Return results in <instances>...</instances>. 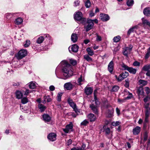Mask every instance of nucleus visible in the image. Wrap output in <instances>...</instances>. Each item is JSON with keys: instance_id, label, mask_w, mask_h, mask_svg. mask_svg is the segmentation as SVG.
I'll return each mask as SVG.
<instances>
[{"instance_id": "1", "label": "nucleus", "mask_w": 150, "mask_h": 150, "mask_svg": "<svg viewBox=\"0 0 150 150\" xmlns=\"http://www.w3.org/2000/svg\"><path fill=\"white\" fill-rule=\"evenodd\" d=\"M61 64L62 65L63 77L59 78L66 80L70 78L73 74L72 66L65 60L62 61Z\"/></svg>"}, {"instance_id": "3", "label": "nucleus", "mask_w": 150, "mask_h": 150, "mask_svg": "<svg viewBox=\"0 0 150 150\" xmlns=\"http://www.w3.org/2000/svg\"><path fill=\"white\" fill-rule=\"evenodd\" d=\"M83 24H84V28L86 29V32L92 29L94 25L93 20L90 19H88L86 23H83Z\"/></svg>"}, {"instance_id": "2", "label": "nucleus", "mask_w": 150, "mask_h": 150, "mask_svg": "<svg viewBox=\"0 0 150 150\" xmlns=\"http://www.w3.org/2000/svg\"><path fill=\"white\" fill-rule=\"evenodd\" d=\"M104 106L106 108H110L106 112V116L108 117H112L114 111V109L111 107L110 105L108 104L107 100L105 101Z\"/></svg>"}, {"instance_id": "18", "label": "nucleus", "mask_w": 150, "mask_h": 150, "mask_svg": "<svg viewBox=\"0 0 150 150\" xmlns=\"http://www.w3.org/2000/svg\"><path fill=\"white\" fill-rule=\"evenodd\" d=\"M144 14L146 16H150V7H147L143 10Z\"/></svg>"}, {"instance_id": "17", "label": "nucleus", "mask_w": 150, "mask_h": 150, "mask_svg": "<svg viewBox=\"0 0 150 150\" xmlns=\"http://www.w3.org/2000/svg\"><path fill=\"white\" fill-rule=\"evenodd\" d=\"M140 127L137 126L133 129L132 132L134 135H137L140 132Z\"/></svg>"}, {"instance_id": "50", "label": "nucleus", "mask_w": 150, "mask_h": 150, "mask_svg": "<svg viewBox=\"0 0 150 150\" xmlns=\"http://www.w3.org/2000/svg\"><path fill=\"white\" fill-rule=\"evenodd\" d=\"M88 123V122L86 120H84L81 123V125L83 126H86Z\"/></svg>"}, {"instance_id": "52", "label": "nucleus", "mask_w": 150, "mask_h": 150, "mask_svg": "<svg viewBox=\"0 0 150 150\" xmlns=\"http://www.w3.org/2000/svg\"><path fill=\"white\" fill-rule=\"evenodd\" d=\"M134 30L133 28L132 27L130 28L129 30H128L127 33V34L128 35H129L132 32H133L134 31Z\"/></svg>"}, {"instance_id": "60", "label": "nucleus", "mask_w": 150, "mask_h": 150, "mask_svg": "<svg viewBox=\"0 0 150 150\" xmlns=\"http://www.w3.org/2000/svg\"><path fill=\"white\" fill-rule=\"evenodd\" d=\"M80 2V1L79 0L75 1L74 2L75 6H78L79 5Z\"/></svg>"}, {"instance_id": "44", "label": "nucleus", "mask_w": 150, "mask_h": 150, "mask_svg": "<svg viewBox=\"0 0 150 150\" xmlns=\"http://www.w3.org/2000/svg\"><path fill=\"white\" fill-rule=\"evenodd\" d=\"M150 114V108L146 109L145 117H149Z\"/></svg>"}, {"instance_id": "33", "label": "nucleus", "mask_w": 150, "mask_h": 150, "mask_svg": "<svg viewBox=\"0 0 150 150\" xmlns=\"http://www.w3.org/2000/svg\"><path fill=\"white\" fill-rule=\"evenodd\" d=\"M28 86L30 89H34L36 87L35 83L33 81L29 83Z\"/></svg>"}, {"instance_id": "36", "label": "nucleus", "mask_w": 150, "mask_h": 150, "mask_svg": "<svg viewBox=\"0 0 150 150\" xmlns=\"http://www.w3.org/2000/svg\"><path fill=\"white\" fill-rule=\"evenodd\" d=\"M143 69L145 71H147L150 70V65L147 64L144 65L143 67Z\"/></svg>"}, {"instance_id": "22", "label": "nucleus", "mask_w": 150, "mask_h": 150, "mask_svg": "<svg viewBox=\"0 0 150 150\" xmlns=\"http://www.w3.org/2000/svg\"><path fill=\"white\" fill-rule=\"evenodd\" d=\"M43 118L44 120L47 122H50L51 119V117L48 114H45L43 115Z\"/></svg>"}, {"instance_id": "23", "label": "nucleus", "mask_w": 150, "mask_h": 150, "mask_svg": "<svg viewBox=\"0 0 150 150\" xmlns=\"http://www.w3.org/2000/svg\"><path fill=\"white\" fill-rule=\"evenodd\" d=\"M137 93L139 96H144V92L143 88L142 87H140L138 89L137 92Z\"/></svg>"}, {"instance_id": "11", "label": "nucleus", "mask_w": 150, "mask_h": 150, "mask_svg": "<svg viewBox=\"0 0 150 150\" xmlns=\"http://www.w3.org/2000/svg\"><path fill=\"white\" fill-rule=\"evenodd\" d=\"M57 134L54 133H50L47 136L48 139L50 141L53 142L56 139Z\"/></svg>"}, {"instance_id": "38", "label": "nucleus", "mask_w": 150, "mask_h": 150, "mask_svg": "<svg viewBox=\"0 0 150 150\" xmlns=\"http://www.w3.org/2000/svg\"><path fill=\"white\" fill-rule=\"evenodd\" d=\"M84 58L87 61H92V58L90 57L88 55H85L83 56Z\"/></svg>"}, {"instance_id": "61", "label": "nucleus", "mask_w": 150, "mask_h": 150, "mask_svg": "<svg viewBox=\"0 0 150 150\" xmlns=\"http://www.w3.org/2000/svg\"><path fill=\"white\" fill-rule=\"evenodd\" d=\"M49 89L51 91H53L54 90L55 87L53 86H50L49 87Z\"/></svg>"}, {"instance_id": "24", "label": "nucleus", "mask_w": 150, "mask_h": 150, "mask_svg": "<svg viewBox=\"0 0 150 150\" xmlns=\"http://www.w3.org/2000/svg\"><path fill=\"white\" fill-rule=\"evenodd\" d=\"M14 22L17 25H20L23 22V19L21 18H18L15 19Z\"/></svg>"}, {"instance_id": "56", "label": "nucleus", "mask_w": 150, "mask_h": 150, "mask_svg": "<svg viewBox=\"0 0 150 150\" xmlns=\"http://www.w3.org/2000/svg\"><path fill=\"white\" fill-rule=\"evenodd\" d=\"M145 91L147 93V94H148L150 92V89L148 87H145Z\"/></svg>"}, {"instance_id": "57", "label": "nucleus", "mask_w": 150, "mask_h": 150, "mask_svg": "<svg viewBox=\"0 0 150 150\" xmlns=\"http://www.w3.org/2000/svg\"><path fill=\"white\" fill-rule=\"evenodd\" d=\"M96 40L98 41H101L102 40L101 37L100 36H99L97 34V38H96Z\"/></svg>"}, {"instance_id": "20", "label": "nucleus", "mask_w": 150, "mask_h": 150, "mask_svg": "<svg viewBox=\"0 0 150 150\" xmlns=\"http://www.w3.org/2000/svg\"><path fill=\"white\" fill-rule=\"evenodd\" d=\"M88 118L91 122L94 121L96 119V116L92 113H90L87 116Z\"/></svg>"}, {"instance_id": "48", "label": "nucleus", "mask_w": 150, "mask_h": 150, "mask_svg": "<svg viewBox=\"0 0 150 150\" xmlns=\"http://www.w3.org/2000/svg\"><path fill=\"white\" fill-rule=\"evenodd\" d=\"M28 102V100L26 98H23L21 100V103L23 104H25Z\"/></svg>"}, {"instance_id": "51", "label": "nucleus", "mask_w": 150, "mask_h": 150, "mask_svg": "<svg viewBox=\"0 0 150 150\" xmlns=\"http://www.w3.org/2000/svg\"><path fill=\"white\" fill-rule=\"evenodd\" d=\"M133 97V95L131 93H130L129 92V94H128V96L125 98V99H129Z\"/></svg>"}, {"instance_id": "31", "label": "nucleus", "mask_w": 150, "mask_h": 150, "mask_svg": "<svg viewBox=\"0 0 150 150\" xmlns=\"http://www.w3.org/2000/svg\"><path fill=\"white\" fill-rule=\"evenodd\" d=\"M16 13H7L5 14V16L8 19H9L13 16L15 15Z\"/></svg>"}, {"instance_id": "30", "label": "nucleus", "mask_w": 150, "mask_h": 150, "mask_svg": "<svg viewBox=\"0 0 150 150\" xmlns=\"http://www.w3.org/2000/svg\"><path fill=\"white\" fill-rule=\"evenodd\" d=\"M128 71L130 73L135 74L137 71V69L134 68H133L132 67H129Z\"/></svg>"}, {"instance_id": "53", "label": "nucleus", "mask_w": 150, "mask_h": 150, "mask_svg": "<svg viewBox=\"0 0 150 150\" xmlns=\"http://www.w3.org/2000/svg\"><path fill=\"white\" fill-rule=\"evenodd\" d=\"M129 92L128 91L127 89H125L124 90L123 92L122 93V94H124L123 96H125L129 94Z\"/></svg>"}, {"instance_id": "26", "label": "nucleus", "mask_w": 150, "mask_h": 150, "mask_svg": "<svg viewBox=\"0 0 150 150\" xmlns=\"http://www.w3.org/2000/svg\"><path fill=\"white\" fill-rule=\"evenodd\" d=\"M38 108L40 110V111L41 112H43L46 109V107L44 105L42 104H40L38 105Z\"/></svg>"}, {"instance_id": "12", "label": "nucleus", "mask_w": 150, "mask_h": 150, "mask_svg": "<svg viewBox=\"0 0 150 150\" xmlns=\"http://www.w3.org/2000/svg\"><path fill=\"white\" fill-rule=\"evenodd\" d=\"M73 124L71 123L66 126L65 128L63 129V131L66 133H68L72 131Z\"/></svg>"}, {"instance_id": "58", "label": "nucleus", "mask_w": 150, "mask_h": 150, "mask_svg": "<svg viewBox=\"0 0 150 150\" xmlns=\"http://www.w3.org/2000/svg\"><path fill=\"white\" fill-rule=\"evenodd\" d=\"M150 56V52L147 51L146 54L145 58L146 59H147Z\"/></svg>"}, {"instance_id": "27", "label": "nucleus", "mask_w": 150, "mask_h": 150, "mask_svg": "<svg viewBox=\"0 0 150 150\" xmlns=\"http://www.w3.org/2000/svg\"><path fill=\"white\" fill-rule=\"evenodd\" d=\"M142 23L144 25H148L150 27V22L147 20L143 18H142Z\"/></svg>"}, {"instance_id": "41", "label": "nucleus", "mask_w": 150, "mask_h": 150, "mask_svg": "<svg viewBox=\"0 0 150 150\" xmlns=\"http://www.w3.org/2000/svg\"><path fill=\"white\" fill-rule=\"evenodd\" d=\"M134 3V1L133 0H128L127 2V4L128 6H132Z\"/></svg>"}, {"instance_id": "54", "label": "nucleus", "mask_w": 150, "mask_h": 150, "mask_svg": "<svg viewBox=\"0 0 150 150\" xmlns=\"http://www.w3.org/2000/svg\"><path fill=\"white\" fill-rule=\"evenodd\" d=\"M133 65L135 66H139L140 65V63L137 61H135L133 63Z\"/></svg>"}, {"instance_id": "45", "label": "nucleus", "mask_w": 150, "mask_h": 150, "mask_svg": "<svg viewBox=\"0 0 150 150\" xmlns=\"http://www.w3.org/2000/svg\"><path fill=\"white\" fill-rule=\"evenodd\" d=\"M69 62L73 65H75L77 63L76 60L71 59H69Z\"/></svg>"}, {"instance_id": "62", "label": "nucleus", "mask_w": 150, "mask_h": 150, "mask_svg": "<svg viewBox=\"0 0 150 150\" xmlns=\"http://www.w3.org/2000/svg\"><path fill=\"white\" fill-rule=\"evenodd\" d=\"M145 108H146V109H148V108H150L149 104V103H146L145 105Z\"/></svg>"}, {"instance_id": "8", "label": "nucleus", "mask_w": 150, "mask_h": 150, "mask_svg": "<svg viewBox=\"0 0 150 150\" xmlns=\"http://www.w3.org/2000/svg\"><path fill=\"white\" fill-rule=\"evenodd\" d=\"M133 48V46L132 45H129L128 47H126L123 49V54L127 57L128 54H130Z\"/></svg>"}, {"instance_id": "37", "label": "nucleus", "mask_w": 150, "mask_h": 150, "mask_svg": "<svg viewBox=\"0 0 150 150\" xmlns=\"http://www.w3.org/2000/svg\"><path fill=\"white\" fill-rule=\"evenodd\" d=\"M121 67L122 68V69L123 70H127L128 71L129 68L127 65L124 63L121 64Z\"/></svg>"}, {"instance_id": "9", "label": "nucleus", "mask_w": 150, "mask_h": 150, "mask_svg": "<svg viewBox=\"0 0 150 150\" xmlns=\"http://www.w3.org/2000/svg\"><path fill=\"white\" fill-rule=\"evenodd\" d=\"M95 105L94 104H91L90 105V107L92 110L93 113L96 114H98V108L99 105V102L98 101V103L97 104L95 102Z\"/></svg>"}, {"instance_id": "15", "label": "nucleus", "mask_w": 150, "mask_h": 150, "mask_svg": "<svg viewBox=\"0 0 150 150\" xmlns=\"http://www.w3.org/2000/svg\"><path fill=\"white\" fill-rule=\"evenodd\" d=\"M93 91V89L90 87H86L84 88V93L87 95L91 94Z\"/></svg>"}, {"instance_id": "7", "label": "nucleus", "mask_w": 150, "mask_h": 150, "mask_svg": "<svg viewBox=\"0 0 150 150\" xmlns=\"http://www.w3.org/2000/svg\"><path fill=\"white\" fill-rule=\"evenodd\" d=\"M129 75V73L127 71H125L120 74L117 77V76L115 75V77L116 79L118 81H121L124 79L126 78Z\"/></svg>"}, {"instance_id": "63", "label": "nucleus", "mask_w": 150, "mask_h": 150, "mask_svg": "<svg viewBox=\"0 0 150 150\" xmlns=\"http://www.w3.org/2000/svg\"><path fill=\"white\" fill-rule=\"evenodd\" d=\"M51 100H52V99L50 98V96H47V102H51Z\"/></svg>"}, {"instance_id": "28", "label": "nucleus", "mask_w": 150, "mask_h": 150, "mask_svg": "<svg viewBox=\"0 0 150 150\" xmlns=\"http://www.w3.org/2000/svg\"><path fill=\"white\" fill-rule=\"evenodd\" d=\"M23 93L20 91H18L16 92V96L18 99L21 98L23 96Z\"/></svg>"}, {"instance_id": "6", "label": "nucleus", "mask_w": 150, "mask_h": 150, "mask_svg": "<svg viewBox=\"0 0 150 150\" xmlns=\"http://www.w3.org/2000/svg\"><path fill=\"white\" fill-rule=\"evenodd\" d=\"M67 101L70 106L73 109L76 113H77L79 112L76 104L71 98H68Z\"/></svg>"}, {"instance_id": "16", "label": "nucleus", "mask_w": 150, "mask_h": 150, "mask_svg": "<svg viewBox=\"0 0 150 150\" xmlns=\"http://www.w3.org/2000/svg\"><path fill=\"white\" fill-rule=\"evenodd\" d=\"M114 65V62L112 61H110L108 65V70L111 74L113 70Z\"/></svg>"}, {"instance_id": "55", "label": "nucleus", "mask_w": 150, "mask_h": 150, "mask_svg": "<svg viewBox=\"0 0 150 150\" xmlns=\"http://www.w3.org/2000/svg\"><path fill=\"white\" fill-rule=\"evenodd\" d=\"M129 86V82L128 80H125V86L126 88H128Z\"/></svg>"}, {"instance_id": "32", "label": "nucleus", "mask_w": 150, "mask_h": 150, "mask_svg": "<svg viewBox=\"0 0 150 150\" xmlns=\"http://www.w3.org/2000/svg\"><path fill=\"white\" fill-rule=\"evenodd\" d=\"M139 83L141 86H144L147 84V82L146 81L140 79L139 81Z\"/></svg>"}, {"instance_id": "49", "label": "nucleus", "mask_w": 150, "mask_h": 150, "mask_svg": "<svg viewBox=\"0 0 150 150\" xmlns=\"http://www.w3.org/2000/svg\"><path fill=\"white\" fill-rule=\"evenodd\" d=\"M84 80V79H83L82 78V77L81 76L79 78L78 80V82L79 83V85H81V82H82Z\"/></svg>"}, {"instance_id": "46", "label": "nucleus", "mask_w": 150, "mask_h": 150, "mask_svg": "<svg viewBox=\"0 0 150 150\" xmlns=\"http://www.w3.org/2000/svg\"><path fill=\"white\" fill-rule=\"evenodd\" d=\"M120 122L118 121L116 122H112L111 125L114 126H116L119 125Z\"/></svg>"}, {"instance_id": "35", "label": "nucleus", "mask_w": 150, "mask_h": 150, "mask_svg": "<svg viewBox=\"0 0 150 150\" xmlns=\"http://www.w3.org/2000/svg\"><path fill=\"white\" fill-rule=\"evenodd\" d=\"M86 51L88 54L91 56H93L94 54V52L90 48L88 47L86 49Z\"/></svg>"}, {"instance_id": "29", "label": "nucleus", "mask_w": 150, "mask_h": 150, "mask_svg": "<svg viewBox=\"0 0 150 150\" xmlns=\"http://www.w3.org/2000/svg\"><path fill=\"white\" fill-rule=\"evenodd\" d=\"M86 147V145L83 144L81 148L74 147L71 149V150H84Z\"/></svg>"}, {"instance_id": "39", "label": "nucleus", "mask_w": 150, "mask_h": 150, "mask_svg": "<svg viewBox=\"0 0 150 150\" xmlns=\"http://www.w3.org/2000/svg\"><path fill=\"white\" fill-rule=\"evenodd\" d=\"M121 39V37L119 36H117L114 37L113 39V42H118Z\"/></svg>"}, {"instance_id": "40", "label": "nucleus", "mask_w": 150, "mask_h": 150, "mask_svg": "<svg viewBox=\"0 0 150 150\" xmlns=\"http://www.w3.org/2000/svg\"><path fill=\"white\" fill-rule=\"evenodd\" d=\"M62 93H58L57 94V100L58 102H60L61 101V98L62 96Z\"/></svg>"}, {"instance_id": "13", "label": "nucleus", "mask_w": 150, "mask_h": 150, "mask_svg": "<svg viewBox=\"0 0 150 150\" xmlns=\"http://www.w3.org/2000/svg\"><path fill=\"white\" fill-rule=\"evenodd\" d=\"M46 38H47L49 40H50V37L48 35H44L43 36H40L38 37V44L42 43Z\"/></svg>"}, {"instance_id": "43", "label": "nucleus", "mask_w": 150, "mask_h": 150, "mask_svg": "<svg viewBox=\"0 0 150 150\" xmlns=\"http://www.w3.org/2000/svg\"><path fill=\"white\" fill-rule=\"evenodd\" d=\"M85 6L86 8H89L91 6V2L89 0H87L85 3Z\"/></svg>"}, {"instance_id": "47", "label": "nucleus", "mask_w": 150, "mask_h": 150, "mask_svg": "<svg viewBox=\"0 0 150 150\" xmlns=\"http://www.w3.org/2000/svg\"><path fill=\"white\" fill-rule=\"evenodd\" d=\"M30 42L29 40H27L26 41L25 43L24 44V46L25 47H28L30 45Z\"/></svg>"}, {"instance_id": "4", "label": "nucleus", "mask_w": 150, "mask_h": 150, "mask_svg": "<svg viewBox=\"0 0 150 150\" xmlns=\"http://www.w3.org/2000/svg\"><path fill=\"white\" fill-rule=\"evenodd\" d=\"M74 19L77 21H81L83 23L86 21L85 18H83V14L80 11H78L75 13L74 14Z\"/></svg>"}, {"instance_id": "21", "label": "nucleus", "mask_w": 150, "mask_h": 150, "mask_svg": "<svg viewBox=\"0 0 150 150\" xmlns=\"http://www.w3.org/2000/svg\"><path fill=\"white\" fill-rule=\"evenodd\" d=\"M79 46L76 44L72 45L71 47V50L74 52H77L78 50Z\"/></svg>"}, {"instance_id": "34", "label": "nucleus", "mask_w": 150, "mask_h": 150, "mask_svg": "<svg viewBox=\"0 0 150 150\" xmlns=\"http://www.w3.org/2000/svg\"><path fill=\"white\" fill-rule=\"evenodd\" d=\"M97 92V90L96 89L94 90V100H93V101H94L97 104L98 103V100L97 98L96 97V94Z\"/></svg>"}, {"instance_id": "14", "label": "nucleus", "mask_w": 150, "mask_h": 150, "mask_svg": "<svg viewBox=\"0 0 150 150\" xmlns=\"http://www.w3.org/2000/svg\"><path fill=\"white\" fill-rule=\"evenodd\" d=\"M101 20L103 21H106L110 19V17L107 14L102 13L100 16Z\"/></svg>"}, {"instance_id": "25", "label": "nucleus", "mask_w": 150, "mask_h": 150, "mask_svg": "<svg viewBox=\"0 0 150 150\" xmlns=\"http://www.w3.org/2000/svg\"><path fill=\"white\" fill-rule=\"evenodd\" d=\"M103 129L106 135H108L110 134L111 131L109 128L107 127L106 126H104L103 127Z\"/></svg>"}, {"instance_id": "59", "label": "nucleus", "mask_w": 150, "mask_h": 150, "mask_svg": "<svg viewBox=\"0 0 150 150\" xmlns=\"http://www.w3.org/2000/svg\"><path fill=\"white\" fill-rule=\"evenodd\" d=\"M126 100H127L125 99V98L123 99H118V101L119 102L121 103H122L125 102V101Z\"/></svg>"}, {"instance_id": "5", "label": "nucleus", "mask_w": 150, "mask_h": 150, "mask_svg": "<svg viewBox=\"0 0 150 150\" xmlns=\"http://www.w3.org/2000/svg\"><path fill=\"white\" fill-rule=\"evenodd\" d=\"M27 54V52L26 50L22 49L16 55L15 57L17 59L19 60L25 57Z\"/></svg>"}, {"instance_id": "42", "label": "nucleus", "mask_w": 150, "mask_h": 150, "mask_svg": "<svg viewBox=\"0 0 150 150\" xmlns=\"http://www.w3.org/2000/svg\"><path fill=\"white\" fill-rule=\"evenodd\" d=\"M119 86H115L112 87V91L113 92H116L119 90Z\"/></svg>"}, {"instance_id": "64", "label": "nucleus", "mask_w": 150, "mask_h": 150, "mask_svg": "<svg viewBox=\"0 0 150 150\" xmlns=\"http://www.w3.org/2000/svg\"><path fill=\"white\" fill-rule=\"evenodd\" d=\"M72 140L71 139H69L68 140L67 142V145H69L70 144H71L72 143Z\"/></svg>"}, {"instance_id": "10", "label": "nucleus", "mask_w": 150, "mask_h": 150, "mask_svg": "<svg viewBox=\"0 0 150 150\" xmlns=\"http://www.w3.org/2000/svg\"><path fill=\"white\" fill-rule=\"evenodd\" d=\"M74 87V86L71 83V82L66 83L64 84V89L67 90H71Z\"/></svg>"}, {"instance_id": "19", "label": "nucleus", "mask_w": 150, "mask_h": 150, "mask_svg": "<svg viewBox=\"0 0 150 150\" xmlns=\"http://www.w3.org/2000/svg\"><path fill=\"white\" fill-rule=\"evenodd\" d=\"M78 39L77 35L76 33H72L71 35V41L74 43L76 42Z\"/></svg>"}]
</instances>
